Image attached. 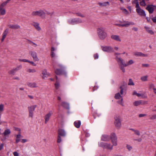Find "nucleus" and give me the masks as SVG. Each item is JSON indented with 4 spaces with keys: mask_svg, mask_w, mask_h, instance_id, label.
I'll list each match as a JSON object with an SVG mask.
<instances>
[{
    "mask_svg": "<svg viewBox=\"0 0 156 156\" xmlns=\"http://www.w3.org/2000/svg\"><path fill=\"white\" fill-rule=\"evenodd\" d=\"M98 37L101 40L105 39L107 37V34L105 31V29L101 27L98 29Z\"/></svg>",
    "mask_w": 156,
    "mask_h": 156,
    "instance_id": "obj_1",
    "label": "nucleus"
},
{
    "mask_svg": "<svg viewBox=\"0 0 156 156\" xmlns=\"http://www.w3.org/2000/svg\"><path fill=\"white\" fill-rule=\"evenodd\" d=\"M120 22L122 24L116 23L115 25L119 27H128L130 25L133 26L135 25V23L132 22L123 21V22L120 21Z\"/></svg>",
    "mask_w": 156,
    "mask_h": 156,
    "instance_id": "obj_2",
    "label": "nucleus"
},
{
    "mask_svg": "<svg viewBox=\"0 0 156 156\" xmlns=\"http://www.w3.org/2000/svg\"><path fill=\"white\" fill-rule=\"evenodd\" d=\"M117 61L118 63H121L124 66H127L134 63V62L133 60H130L126 63H125L123 60L121 58H117Z\"/></svg>",
    "mask_w": 156,
    "mask_h": 156,
    "instance_id": "obj_3",
    "label": "nucleus"
},
{
    "mask_svg": "<svg viewBox=\"0 0 156 156\" xmlns=\"http://www.w3.org/2000/svg\"><path fill=\"white\" fill-rule=\"evenodd\" d=\"M31 15L33 16H39L43 18H44L45 16V13L42 10L33 11L32 12Z\"/></svg>",
    "mask_w": 156,
    "mask_h": 156,
    "instance_id": "obj_4",
    "label": "nucleus"
},
{
    "mask_svg": "<svg viewBox=\"0 0 156 156\" xmlns=\"http://www.w3.org/2000/svg\"><path fill=\"white\" fill-rule=\"evenodd\" d=\"M37 107L36 105H33L29 106L28 108L29 112V117L31 118H33L34 117V112L35 111V108Z\"/></svg>",
    "mask_w": 156,
    "mask_h": 156,
    "instance_id": "obj_5",
    "label": "nucleus"
},
{
    "mask_svg": "<svg viewBox=\"0 0 156 156\" xmlns=\"http://www.w3.org/2000/svg\"><path fill=\"white\" fill-rule=\"evenodd\" d=\"M99 146L103 148L111 150L113 148V145L108 143L101 142L99 144Z\"/></svg>",
    "mask_w": 156,
    "mask_h": 156,
    "instance_id": "obj_6",
    "label": "nucleus"
},
{
    "mask_svg": "<svg viewBox=\"0 0 156 156\" xmlns=\"http://www.w3.org/2000/svg\"><path fill=\"white\" fill-rule=\"evenodd\" d=\"M136 8V11L140 16H146V14L145 12L140 8V6Z\"/></svg>",
    "mask_w": 156,
    "mask_h": 156,
    "instance_id": "obj_7",
    "label": "nucleus"
},
{
    "mask_svg": "<svg viewBox=\"0 0 156 156\" xmlns=\"http://www.w3.org/2000/svg\"><path fill=\"white\" fill-rule=\"evenodd\" d=\"M146 9L148 10L149 13H152L154 10L156 9V5H148Z\"/></svg>",
    "mask_w": 156,
    "mask_h": 156,
    "instance_id": "obj_8",
    "label": "nucleus"
},
{
    "mask_svg": "<svg viewBox=\"0 0 156 156\" xmlns=\"http://www.w3.org/2000/svg\"><path fill=\"white\" fill-rule=\"evenodd\" d=\"M147 103V101H146L138 100L134 101L133 103V105L134 106H137L140 105H146Z\"/></svg>",
    "mask_w": 156,
    "mask_h": 156,
    "instance_id": "obj_9",
    "label": "nucleus"
},
{
    "mask_svg": "<svg viewBox=\"0 0 156 156\" xmlns=\"http://www.w3.org/2000/svg\"><path fill=\"white\" fill-rule=\"evenodd\" d=\"M29 54L32 57L34 61H39V59L37 56V54L35 51H29Z\"/></svg>",
    "mask_w": 156,
    "mask_h": 156,
    "instance_id": "obj_10",
    "label": "nucleus"
},
{
    "mask_svg": "<svg viewBox=\"0 0 156 156\" xmlns=\"http://www.w3.org/2000/svg\"><path fill=\"white\" fill-rule=\"evenodd\" d=\"M115 125L117 129H119L121 126V122L119 117H116L115 118Z\"/></svg>",
    "mask_w": 156,
    "mask_h": 156,
    "instance_id": "obj_11",
    "label": "nucleus"
},
{
    "mask_svg": "<svg viewBox=\"0 0 156 156\" xmlns=\"http://www.w3.org/2000/svg\"><path fill=\"white\" fill-rule=\"evenodd\" d=\"M133 95H136L138 97H140L142 98H147V96L146 95L141 93H137L136 91L133 92Z\"/></svg>",
    "mask_w": 156,
    "mask_h": 156,
    "instance_id": "obj_12",
    "label": "nucleus"
},
{
    "mask_svg": "<svg viewBox=\"0 0 156 156\" xmlns=\"http://www.w3.org/2000/svg\"><path fill=\"white\" fill-rule=\"evenodd\" d=\"M52 114V112L50 111L45 115L44 116L45 123L46 124L49 120Z\"/></svg>",
    "mask_w": 156,
    "mask_h": 156,
    "instance_id": "obj_13",
    "label": "nucleus"
},
{
    "mask_svg": "<svg viewBox=\"0 0 156 156\" xmlns=\"http://www.w3.org/2000/svg\"><path fill=\"white\" fill-rule=\"evenodd\" d=\"M50 75L47 72L46 69H44L42 71V77L43 79H45Z\"/></svg>",
    "mask_w": 156,
    "mask_h": 156,
    "instance_id": "obj_14",
    "label": "nucleus"
},
{
    "mask_svg": "<svg viewBox=\"0 0 156 156\" xmlns=\"http://www.w3.org/2000/svg\"><path fill=\"white\" fill-rule=\"evenodd\" d=\"M102 49L103 51L108 52H110L112 50V48L110 46L102 47Z\"/></svg>",
    "mask_w": 156,
    "mask_h": 156,
    "instance_id": "obj_15",
    "label": "nucleus"
},
{
    "mask_svg": "<svg viewBox=\"0 0 156 156\" xmlns=\"http://www.w3.org/2000/svg\"><path fill=\"white\" fill-rule=\"evenodd\" d=\"M111 38L113 40H114L120 42L121 41V40L120 37L118 35H112L111 36Z\"/></svg>",
    "mask_w": 156,
    "mask_h": 156,
    "instance_id": "obj_16",
    "label": "nucleus"
},
{
    "mask_svg": "<svg viewBox=\"0 0 156 156\" xmlns=\"http://www.w3.org/2000/svg\"><path fill=\"white\" fill-rule=\"evenodd\" d=\"M134 55L138 57H147V54H144L141 52H136L134 53Z\"/></svg>",
    "mask_w": 156,
    "mask_h": 156,
    "instance_id": "obj_17",
    "label": "nucleus"
},
{
    "mask_svg": "<svg viewBox=\"0 0 156 156\" xmlns=\"http://www.w3.org/2000/svg\"><path fill=\"white\" fill-rule=\"evenodd\" d=\"M115 97L116 99H121V101L120 104L122 105H123V103L122 102L123 98L119 93L116 94H115Z\"/></svg>",
    "mask_w": 156,
    "mask_h": 156,
    "instance_id": "obj_18",
    "label": "nucleus"
},
{
    "mask_svg": "<svg viewBox=\"0 0 156 156\" xmlns=\"http://www.w3.org/2000/svg\"><path fill=\"white\" fill-rule=\"evenodd\" d=\"M59 136H65L66 135V132L65 131L62 129H60L58 130V133Z\"/></svg>",
    "mask_w": 156,
    "mask_h": 156,
    "instance_id": "obj_19",
    "label": "nucleus"
},
{
    "mask_svg": "<svg viewBox=\"0 0 156 156\" xmlns=\"http://www.w3.org/2000/svg\"><path fill=\"white\" fill-rule=\"evenodd\" d=\"M109 137L107 135H103L102 136L101 140L104 141H108L110 140Z\"/></svg>",
    "mask_w": 156,
    "mask_h": 156,
    "instance_id": "obj_20",
    "label": "nucleus"
},
{
    "mask_svg": "<svg viewBox=\"0 0 156 156\" xmlns=\"http://www.w3.org/2000/svg\"><path fill=\"white\" fill-rule=\"evenodd\" d=\"M33 25L34 27L38 31H40L41 30V28L39 26V23L34 22V23Z\"/></svg>",
    "mask_w": 156,
    "mask_h": 156,
    "instance_id": "obj_21",
    "label": "nucleus"
},
{
    "mask_svg": "<svg viewBox=\"0 0 156 156\" xmlns=\"http://www.w3.org/2000/svg\"><path fill=\"white\" fill-rule=\"evenodd\" d=\"M74 125L77 128H79L80 127L81 124V122L80 121H75L74 123Z\"/></svg>",
    "mask_w": 156,
    "mask_h": 156,
    "instance_id": "obj_22",
    "label": "nucleus"
},
{
    "mask_svg": "<svg viewBox=\"0 0 156 156\" xmlns=\"http://www.w3.org/2000/svg\"><path fill=\"white\" fill-rule=\"evenodd\" d=\"M10 28H11L14 29H18L20 28V26L18 25H10L8 26Z\"/></svg>",
    "mask_w": 156,
    "mask_h": 156,
    "instance_id": "obj_23",
    "label": "nucleus"
},
{
    "mask_svg": "<svg viewBox=\"0 0 156 156\" xmlns=\"http://www.w3.org/2000/svg\"><path fill=\"white\" fill-rule=\"evenodd\" d=\"M144 28L146 29L147 31L149 33L151 34H154V32L152 30L150 29L149 27L145 26L144 27Z\"/></svg>",
    "mask_w": 156,
    "mask_h": 156,
    "instance_id": "obj_24",
    "label": "nucleus"
},
{
    "mask_svg": "<svg viewBox=\"0 0 156 156\" xmlns=\"http://www.w3.org/2000/svg\"><path fill=\"white\" fill-rule=\"evenodd\" d=\"M148 76L145 75L142 76L140 78V80L143 82L147 81L148 80Z\"/></svg>",
    "mask_w": 156,
    "mask_h": 156,
    "instance_id": "obj_25",
    "label": "nucleus"
},
{
    "mask_svg": "<svg viewBox=\"0 0 156 156\" xmlns=\"http://www.w3.org/2000/svg\"><path fill=\"white\" fill-rule=\"evenodd\" d=\"M63 70H62L59 69H57L55 71V73L57 75H60L63 73L62 72H63Z\"/></svg>",
    "mask_w": 156,
    "mask_h": 156,
    "instance_id": "obj_26",
    "label": "nucleus"
},
{
    "mask_svg": "<svg viewBox=\"0 0 156 156\" xmlns=\"http://www.w3.org/2000/svg\"><path fill=\"white\" fill-rule=\"evenodd\" d=\"M62 105L65 108H69V105L66 102H63L62 103Z\"/></svg>",
    "mask_w": 156,
    "mask_h": 156,
    "instance_id": "obj_27",
    "label": "nucleus"
},
{
    "mask_svg": "<svg viewBox=\"0 0 156 156\" xmlns=\"http://www.w3.org/2000/svg\"><path fill=\"white\" fill-rule=\"evenodd\" d=\"M6 13V11L5 8H0V14L1 15H4Z\"/></svg>",
    "mask_w": 156,
    "mask_h": 156,
    "instance_id": "obj_28",
    "label": "nucleus"
},
{
    "mask_svg": "<svg viewBox=\"0 0 156 156\" xmlns=\"http://www.w3.org/2000/svg\"><path fill=\"white\" fill-rule=\"evenodd\" d=\"M149 88L150 90L153 89V90L155 88L154 84L152 83H149Z\"/></svg>",
    "mask_w": 156,
    "mask_h": 156,
    "instance_id": "obj_29",
    "label": "nucleus"
},
{
    "mask_svg": "<svg viewBox=\"0 0 156 156\" xmlns=\"http://www.w3.org/2000/svg\"><path fill=\"white\" fill-rule=\"evenodd\" d=\"M10 1H9V0H7L6 1L3 2L0 5V8H4V7Z\"/></svg>",
    "mask_w": 156,
    "mask_h": 156,
    "instance_id": "obj_30",
    "label": "nucleus"
},
{
    "mask_svg": "<svg viewBox=\"0 0 156 156\" xmlns=\"http://www.w3.org/2000/svg\"><path fill=\"white\" fill-rule=\"evenodd\" d=\"M140 1V5L142 6H145L146 4L145 2V0H139Z\"/></svg>",
    "mask_w": 156,
    "mask_h": 156,
    "instance_id": "obj_31",
    "label": "nucleus"
},
{
    "mask_svg": "<svg viewBox=\"0 0 156 156\" xmlns=\"http://www.w3.org/2000/svg\"><path fill=\"white\" fill-rule=\"evenodd\" d=\"M28 85L30 87L34 88L37 87V84L35 83H29L28 84Z\"/></svg>",
    "mask_w": 156,
    "mask_h": 156,
    "instance_id": "obj_32",
    "label": "nucleus"
},
{
    "mask_svg": "<svg viewBox=\"0 0 156 156\" xmlns=\"http://www.w3.org/2000/svg\"><path fill=\"white\" fill-rule=\"evenodd\" d=\"M117 139L111 140V141L112 144V145H113V146H115L117 145Z\"/></svg>",
    "mask_w": 156,
    "mask_h": 156,
    "instance_id": "obj_33",
    "label": "nucleus"
},
{
    "mask_svg": "<svg viewBox=\"0 0 156 156\" xmlns=\"http://www.w3.org/2000/svg\"><path fill=\"white\" fill-rule=\"evenodd\" d=\"M69 23L72 24H76V21L75 19H69L68 21Z\"/></svg>",
    "mask_w": 156,
    "mask_h": 156,
    "instance_id": "obj_34",
    "label": "nucleus"
},
{
    "mask_svg": "<svg viewBox=\"0 0 156 156\" xmlns=\"http://www.w3.org/2000/svg\"><path fill=\"white\" fill-rule=\"evenodd\" d=\"M132 4L133 5H135V7L136 8L139 6L138 2L137 0H133L132 2Z\"/></svg>",
    "mask_w": 156,
    "mask_h": 156,
    "instance_id": "obj_35",
    "label": "nucleus"
},
{
    "mask_svg": "<svg viewBox=\"0 0 156 156\" xmlns=\"http://www.w3.org/2000/svg\"><path fill=\"white\" fill-rule=\"evenodd\" d=\"M120 9L122 11V12L125 14L127 15L129 14L128 11L125 9L121 7Z\"/></svg>",
    "mask_w": 156,
    "mask_h": 156,
    "instance_id": "obj_36",
    "label": "nucleus"
},
{
    "mask_svg": "<svg viewBox=\"0 0 156 156\" xmlns=\"http://www.w3.org/2000/svg\"><path fill=\"white\" fill-rule=\"evenodd\" d=\"M110 139L111 140L117 139L116 135L114 133H111L110 135Z\"/></svg>",
    "mask_w": 156,
    "mask_h": 156,
    "instance_id": "obj_37",
    "label": "nucleus"
},
{
    "mask_svg": "<svg viewBox=\"0 0 156 156\" xmlns=\"http://www.w3.org/2000/svg\"><path fill=\"white\" fill-rule=\"evenodd\" d=\"M9 32V29H6L4 31L2 37L5 38Z\"/></svg>",
    "mask_w": 156,
    "mask_h": 156,
    "instance_id": "obj_38",
    "label": "nucleus"
},
{
    "mask_svg": "<svg viewBox=\"0 0 156 156\" xmlns=\"http://www.w3.org/2000/svg\"><path fill=\"white\" fill-rule=\"evenodd\" d=\"M10 131L9 129H7L5 130L4 133L5 136L8 135L10 133Z\"/></svg>",
    "mask_w": 156,
    "mask_h": 156,
    "instance_id": "obj_39",
    "label": "nucleus"
},
{
    "mask_svg": "<svg viewBox=\"0 0 156 156\" xmlns=\"http://www.w3.org/2000/svg\"><path fill=\"white\" fill-rule=\"evenodd\" d=\"M16 72V71L15 69H13L12 70L9 71V74L13 75H14Z\"/></svg>",
    "mask_w": 156,
    "mask_h": 156,
    "instance_id": "obj_40",
    "label": "nucleus"
},
{
    "mask_svg": "<svg viewBox=\"0 0 156 156\" xmlns=\"http://www.w3.org/2000/svg\"><path fill=\"white\" fill-rule=\"evenodd\" d=\"M119 64L120 65V68L121 70L123 73L125 72V69L124 68L125 66H124L123 65L121 64V63H119Z\"/></svg>",
    "mask_w": 156,
    "mask_h": 156,
    "instance_id": "obj_41",
    "label": "nucleus"
},
{
    "mask_svg": "<svg viewBox=\"0 0 156 156\" xmlns=\"http://www.w3.org/2000/svg\"><path fill=\"white\" fill-rule=\"evenodd\" d=\"M27 72L30 73H34L36 72V70L34 69H27Z\"/></svg>",
    "mask_w": 156,
    "mask_h": 156,
    "instance_id": "obj_42",
    "label": "nucleus"
},
{
    "mask_svg": "<svg viewBox=\"0 0 156 156\" xmlns=\"http://www.w3.org/2000/svg\"><path fill=\"white\" fill-rule=\"evenodd\" d=\"M75 21H76V24L82 23V20L80 18H75Z\"/></svg>",
    "mask_w": 156,
    "mask_h": 156,
    "instance_id": "obj_43",
    "label": "nucleus"
},
{
    "mask_svg": "<svg viewBox=\"0 0 156 156\" xmlns=\"http://www.w3.org/2000/svg\"><path fill=\"white\" fill-rule=\"evenodd\" d=\"M55 88L57 89H58L59 87L60 86V85L59 82L57 80L56 81V82L55 84Z\"/></svg>",
    "mask_w": 156,
    "mask_h": 156,
    "instance_id": "obj_44",
    "label": "nucleus"
},
{
    "mask_svg": "<svg viewBox=\"0 0 156 156\" xmlns=\"http://www.w3.org/2000/svg\"><path fill=\"white\" fill-rule=\"evenodd\" d=\"M120 92L121 95H122L123 93V91L124 90V87L121 86L120 87Z\"/></svg>",
    "mask_w": 156,
    "mask_h": 156,
    "instance_id": "obj_45",
    "label": "nucleus"
},
{
    "mask_svg": "<svg viewBox=\"0 0 156 156\" xmlns=\"http://www.w3.org/2000/svg\"><path fill=\"white\" fill-rule=\"evenodd\" d=\"M4 108V105L2 104L0 105V112H2L3 111Z\"/></svg>",
    "mask_w": 156,
    "mask_h": 156,
    "instance_id": "obj_46",
    "label": "nucleus"
},
{
    "mask_svg": "<svg viewBox=\"0 0 156 156\" xmlns=\"http://www.w3.org/2000/svg\"><path fill=\"white\" fill-rule=\"evenodd\" d=\"M128 84L129 85H134V83L133 82L132 80L131 79H129V81L128 83Z\"/></svg>",
    "mask_w": 156,
    "mask_h": 156,
    "instance_id": "obj_47",
    "label": "nucleus"
},
{
    "mask_svg": "<svg viewBox=\"0 0 156 156\" xmlns=\"http://www.w3.org/2000/svg\"><path fill=\"white\" fill-rule=\"evenodd\" d=\"M150 119L151 120L156 119V114L154 115L151 116Z\"/></svg>",
    "mask_w": 156,
    "mask_h": 156,
    "instance_id": "obj_48",
    "label": "nucleus"
},
{
    "mask_svg": "<svg viewBox=\"0 0 156 156\" xmlns=\"http://www.w3.org/2000/svg\"><path fill=\"white\" fill-rule=\"evenodd\" d=\"M76 14L77 16H79L82 18H84L85 17V16L83 14H81L80 13H76Z\"/></svg>",
    "mask_w": 156,
    "mask_h": 156,
    "instance_id": "obj_49",
    "label": "nucleus"
},
{
    "mask_svg": "<svg viewBox=\"0 0 156 156\" xmlns=\"http://www.w3.org/2000/svg\"><path fill=\"white\" fill-rule=\"evenodd\" d=\"M22 67V66L21 65H20L18 66H17L16 68L14 69L16 70V71H17L20 69H21Z\"/></svg>",
    "mask_w": 156,
    "mask_h": 156,
    "instance_id": "obj_50",
    "label": "nucleus"
},
{
    "mask_svg": "<svg viewBox=\"0 0 156 156\" xmlns=\"http://www.w3.org/2000/svg\"><path fill=\"white\" fill-rule=\"evenodd\" d=\"M126 148L129 151L131 150L132 149V147L129 145H126Z\"/></svg>",
    "mask_w": 156,
    "mask_h": 156,
    "instance_id": "obj_51",
    "label": "nucleus"
},
{
    "mask_svg": "<svg viewBox=\"0 0 156 156\" xmlns=\"http://www.w3.org/2000/svg\"><path fill=\"white\" fill-rule=\"evenodd\" d=\"M50 55L52 58H54L55 57L56 55L54 52H51Z\"/></svg>",
    "mask_w": 156,
    "mask_h": 156,
    "instance_id": "obj_52",
    "label": "nucleus"
},
{
    "mask_svg": "<svg viewBox=\"0 0 156 156\" xmlns=\"http://www.w3.org/2000/svg\"><path fill=\"white\" fill-rule=\"evenodd\" d=\"M134 133L138 135V136H139L140 135V132L139 130H135V131H134Z\"/></svg>",
    "mask_w": 156,
    "mask_h": 156,
    "instance_id": "obj_53",
    "label": "nucleus"
},
{
    "mask_svg": "<svg viewBox=\"0 0 156 156\" xmlns=\"http://www.w3.org/2000/svg\"><path fill=\"white\" fill-rule=\"evenodd\" d=\"M19 61L20 62H28L29 60L26 59H19Z\"/></svg>",
    "mask_w": 156,
    "mask_h": 156,
    "instance_id": "obj_54",
    "label": "nucleus"
},
{
    "mask_svg": "<svg viewBox=\"0 0 156 156\" xmlns=\"http://www.w3.org/2000/svg\"><path fill=\"white\" fill-rule=\"evenodd\" d=\"M120 55V53H115V56L116 57V60L117 61V58H121L120 57H118V56L119 55Z\"/></svg>",
    "mask_w": 156,
    "mask_h": 156,
    "instance_id": "obj_55",
    "label": "nucleus"
},
{
    "mask_svg": "<svg viewBox=\"0 0 156 156\" xmlns=\"http://www.w3.org/2000/svg\"><path fill=\"white\" fill-rule=\"evenodd\" d=\"M61 137L59 136H58V140H57V142L58 143H60L61 142Z\"/></svg>",
    "mask_w": 156,
    "mask_h": 156,
    "instance_id": "obj_56",
    "label": "nucleus"
},
{
    "mask_svg": "<svg viewBox=\"0 0 156 156\" xmlns=\"http://www.w3.org/2000/svg\"><path fill=\"white\" fill-rule=\"evenodd\" d=\"M30 44H31L33 46H34L36 47L37 46V44L31 41L30 43Z\"/></svg>",
    "mask_w": 156,
    "mask_h": 156,
    "instance_id": "obj_57",
    "label": "nucleus"
},
{
    "mask_svg": "<svg viewBox=\"0 0 156 156\" xmlns=\"http://www.w3.org/2000/svg\"><path fill=\"white\" fill-rule=\"evenodd\" d=\"M147 115L146 114H140L139 115V117H142L144 116H145Z\"/></svg>",
    "mask_w": 156,
    "mask_h": 156,
    "instance_id": "obj_58",
    "label": "nucleus"
},
{
    "mask_svg": "<svg viewBox=\"0 0 156 156\" xmlns=\"http://www.w3.org/2000/svg\"><path fill=\"white\" fill-rule=\"evenodd\" d=\"M28 62L34 66H36V64L33 61H30L29 60V62Z\"/></svg>",
    "mask_w": 156,
    "mask_h": 156,
    "instance_id": "obj_59",
    "label": "nucleus"
},
{
    "mask_svg": "<svg viewBox=\"0 0 156 156\" xmlns=\"http://www.w3.org/2000/svg\"><path fill=\"white\" fill-rule=\"evenodd\" d=\"M94 57L95 59H97L98 58V55L97 54H96L94 55Z\"/></svg>",
    "mask_w": 156,
    "mask_h": 156,
    "instance_id": "obj_60",
    "label": "nucleus"
},
{
    "mask_svg": "<svg viewBox=\"0 0 156 156\" xmlns=\"http://www.w3.org/2000/svg\"><path fill=\"white\" fill-rule=\"evenodd\" d=\"M142 66L144 67H148L149 66V65L148 64H142Z\"/></svg>",
    "mask_w": 156,
    "mask_h": 156,
    "instance_id": "obj_61",
    "label": "nucleus"
},
{
    "mask_svg": "<svg viewBox=\"0 0 156 156\" xmlns=\"http://www.w3.org/2000/svg\"><path fill=\"white\" fill-rule=\"evenodd\" d=\"M132 30L135 31H137L138 30V28L136 27H133L132 28Z\"/></svg>",
    "mask_w": 156,
    "mask_h": 156,
    "instance_id": "obj_62",
    "label": "nucleus"
},
{
    "mask_svg": "<svg viewBox=\"0 0 156 156\" xmlns=\"http://www.w3.org/2000/svg\"><path fill=\"white\" fill-rule=\"evenodd\" d=\"M13 154L14 156H19L18 153L16 152H14Z\"/></svg>",
    "mask_w": 156,
    "mask_h": 156,
    "instance_id": "obj_63",
    "label": "nucleus"
},
{
    "mask_svg": "<svg viewBox=\"0 0 156 156\" xmlns=\"http://www.w3.org/2000/svg\"><path fill=\"white\" fill-rule=\"evenodd\" d=\"M152 20L154 23H156V18L155 17L153 18Z\"/></svg>",
    "mask_w": 156,
    "mask_h": 156,
    "instance_id": "obj_64",
    "label": "nucleus"
}]
</instances>
